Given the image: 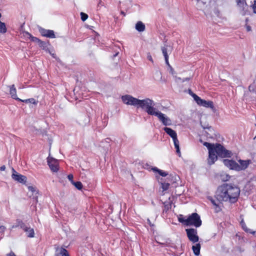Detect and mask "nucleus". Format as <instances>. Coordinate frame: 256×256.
Here are the masks:
<instances>
[{"label":"nucleus","instance_id":"obj_28","mask_svg":"<svg viewBox=\"0 0 256 256\" xmlns=\"http://www.w3.org/2000/svg\"><path fill=\"white\" fill-rule=\"evenodd\" d=\"M170 184L168 182H162L161 183V188L162 189L163 191L166 190H168L170 186Z\"/></svg>","mask_w":256,"mask_h":256},{"label":"nucleus","instance_id":"obj_24","mask_svg":"<svg viewBox=\"0 0 256 256\" xmlns=\"http://www.w3.org/2000/svg\"><path fill=\"white\" fill-rule=\"evenodd\" d=\"M6 31L7 28H6L5 23L0 22V32L4 34L6 32Z\"/></svg>","mask_w":256,"mask_h":256},{"label":"nucleus","instance_id":"obj_42","mask_svg":"<svg viewBox=\"0 0 256 256\" xmlns=\"http://www.w3.org/2000/svg\"><path fill=\"white\" fill-rule=\"evenodd\" d=\"M121 14H122L124 16H126V14L123 11H122L120 12Z\"/></svg>","mask_w":256,"mask_h":256},{"label":"nucleus","instance_id":"obj_14","mask_svg":"<svg viewBox=\"0 0 256 256\" xmlns=\"http://www.w3.org/2000/svg\"><path fill=\"white\" fill-rule=\"evenodd\" d=\"M39 32L41 35L48 38H55L54 31L50 30H46L42 28H39Z\"/></svg>","mask_w":256,"mask_h":256},{"label":"nucleus","instance_id":"obj_22","mask_svg":"<svg viewBox=\"0 0 256 256\" xmlns=\"http://www.w3.org/2000/svg\"><path fill=\"white\" fill-rule=\"evenodd\" d=\"M20 102H22L25 103H30L34 105H37V104H38V100H36L34 98H30L26 100H20Z\"/></svg>","mask_w":256,"mask_h":256},{"label":"nucleus","instance_id":"obj_25","mask_svg":"<svg viewBox=\"0 0 256 256\" xmlns=\"http://www.w3.org/2000/svg\"><path fill=\"white\" fill-rule=\"evenodd\" d=\"M172 208V204L168 202L167 204H164V207L163 209V212H167L168 211L170 210Z\"/></svg>","mask_w":256,"mask_h":256},{"label":"nucleus","instance_id":"obj_2","mask_svg":"<svg viewBox=\"0 0 256 256\" xmlns=\"http://www.w3.org/2000/svg\"><path fill=\"white\" fill-rule=\"evenodd\" d=\"M203 145L207 148L208 150V163L212 165L218 160V156L222 158H230L232 153L227 150L220 144H210L208 142H204Z\"/></svg>","mask_w":256,"mask_h":256},{"label":"nucleus","instance_id":"obj_20","mask_svg":"<svg viewBox=\"0 0 256 256\" xmlns=\"http://www.w3.org/2000/svg\"><path fill=\"white\" fill-rule=\"evenodd\" d=\"M145 25L140 21L138 22L136 24V29L138 32H144L145 30Z\"/></svg>","mask_w":256,"mask_h":256},{"label":"nucleus","instance_id":"obj_36","mask_svg":"<svg viewBox=\"0 0 256 256\" xmlns=\"http://www.w3.org/2000/svg\"><path fill=\"white\" fill-rule=\"evenodd\" d=\"M6 256H16L15 254L13 252H12V251H11L9 254H6Z\"/></svg>","mask_w":256,"mask_h":256},{"label":"nucleus","instance_id":"obj_44","mask_svg":"<svg viewBox=\"0 0 256 256\" xmlns=\"http://www.w3.org/2000/svg\"><path fill=\"white\" fill-rule=\"evenodd\" d=\"M52 57H53V58H55V56H54V54H52Z\"/></svg>","mask_w":256,"mask_h":256},{"label":"nucleus","instance_id":"obj_26","mask_svg":"<svg viewBox=\"0 0 256 256\" xmlns=\"http://www.w3.org/2000/svg\"><path fill=\"white\" fill-rule=\"evenodd\" d=\"M72 184L78 190H82V186H83L82 184L80 182H73Z\"/></svg>","mask_w":256,"mask_h":256},{"label":"nucleus","instance_id":"obj_43","mask_svg":"<svg viewBox=\"0 0 256 256\" xmlns=\"http://www.w3.org/2000/svg\"><path fill=\"white\" fill-rule=\"evenodd\" d=\"M171 70H172V74H173L174 70H173V69H172V68H171Z\"/></svg>","mask_w":256,"mask_h":256},{"label":"nucleus","instance_id":"obj_5","mask_svg":"<svg viewBox=\"0 0 256 256\" xmlns=\"http://www.w3.org/2000/svg\"><path fill=\"white\" fill-rule=\"evenodd\" d=\"M164 132L169 135L173 140L174 148L176 149V154L180 156V152L179 146V141L177 138L176 132L171 128L164 127Z\"/></svg>","mask_w":256,"mask_h":256},{"label":"nucleus","instance_id":"obj_37","mask_svg":"<svg viewBox=\"0 0 256 256\" xmlns=\"http://www.w3.org/2000/svg\"><path fill=\"white\" fill-rule=\"evenodd\" d=\"M148 60H150V61H151L152 62H153L152 58V56L150 54L148 56Z\"/></svg>","mask_w":256,"mask_h":256},{"label":"nucleus","instance_id":"obj_33","mask_svg":"<svg viewBox=\"0 0 256 256\" xmlns=\"http://www.w3.org/2000/svg\"><path fill=\"white\" fill-rule=\"evenodd\" d=\"M28 189L30 191H31L32 192H36V194H38V192L36 190L35 188L32 186H28Z\"/></svg>","mask_w":256,"mask_h":256},{"label":"nucleus","instance_id":"obj_6","mask_svg":"<svg viewBox=\"0 0 256 256\" xmlns=\"http://www.w3.org/2000/svg\"><path fill=\"white\" fill-rule=\"evenodd\" d=\"M192 96L198 105L206 108H214V104L212 101H206L204 100H202L195 94H192Z\"/></svg>","mask_w":256,"mask_h":256},{"label":"nucleus","instance_id":"obj_15","mask_svg":"<svg viewBox=\"0 0 256 256\" xmlns=\"http://www.w3.org/2000/svg\"><path fill=\"white\" fill-rule=\"evenodd\" d=\"M8 88H10V94L11 96V97L16 100H17L18 101L22 100V99L18 97L17 94H16V90L15 88V86L14 84L8 86Z\"/></svg>","mask_w":256,"mask_h":256},{"label":"nucleus","instance_id":"obj_7","mask_svg":"<svg viewBox=\"0 0 256 256\" xmlns=\"http://www.w3.org/2000/svg\"><path fill=\"white\" fill-rule=\"evenodd\" d=\"M186 232L190 241L192 243H196L198 242L199 237L196 229L194 228H188L186 230Z\"/></svg>","mask_w":256,"mask_h":256},{"label":"nucleus","instance_id":"obj_4","mask_svg":"<svg viewBox=\"0 0 256 256\" xmlns=\"http://www.w3.org/2000/svg\"><path fill=\"white\" fill-rule=\"evenodd\" d=\"M179 222L186 226H194L196 228H199L202 224V221L200 215L194 212L189 215L187 218H184L182 215H180L178 218Z\"/></svg>","mask_w":256,"mask_h":256},{"label":"nucleus","instance_id":"obj_3","mask_svg":"<svg viewBox=\"0 0 256 256\" xmlns=\"http://www.w3.org/2000/svg\"><path fill=\"white\" fill-rule=\"evenodd\" d=\"M122 99L125 104L135 106L138 108H140L150 115L154 116L156 112L154 107V102L150 98L140 100L130 95H125L122 96Z\"/></svg>","mask_w":256,"mask_h":256},{"label":"nucleus","instance_id":"obj_45","mask_svg":"<svg viewBox=\"0 0 256 256\" xmlns=\"http://www.w3.org/2000/svg\"><path fill=\"white\" fill-rule=\"evenodd\" d=\"M256 138V137L254 138Z\"/></svg>","mask_w":256,"mask_h":256},{"label":"nucleus","instance_id":"obj_32","mask_svg":"<svg viewBox=\"0 0 256 256\" xmlns=\"http://www.w3.org/2000/svg\"><path fill=\"white\" fill-rule=\"evenodd\" d=\"M251 6L252 8L253 12L256 14V0H254V4Z\"/></svg>","mask_w":256,"mask_h":256},{"label":"nucleus","instance_id":"obj_30","mask_svg":"<svg viewBox=\"0 0 256 256\" xmlns=\"http://www.w3.org/2000/svg\"><path fill=\"white\" fill-rule=\"evenodd\" d=\"M255 81L254 82L253 84H250L248 86V89L250 91L254 92L256 91V86L255 85Z\"/></svg>","mask_w":256,"mask_h":256},{"label":"nucleus","instance_id":"obj_35","mask_svg":"<svg viewBox=\"0 0 256 256\" xmlns=\"http://www.w3.org/2000/svg\"><path fill=\"white\" fill-rule=\"evenodd\" d=\"M224 176L226 178H222V180L223 181H227V180H228L230 179V176L227 174L226 175H224Z\"/></svg>","mask_w":256,"mask_h":256},{"label":"nucleus","instance_id":"obj_27","mask_svg":"<svg viewBox=\"0 0 256 256\" xmlns=\"http://www.w3.org/2000/svg\"><path fill=\"white\" fill-rule=\"evenodd\" d=\"M38 45L40 47L42 50H46L48 48V46L46 43L40 40V42Z\"/></svg>","mask_w":256,"mask_h":256},{"label":"nucleus","instance_id":"obj_10","mask_svg":"<svg viewBox=\"0 0 256 256\" xmlns=\"http://www.w3.org/2000/svg\"><path fill=\"white\" fill-rule=\"evenodd\" d=\"M224 164L231 170L240 171L239 164L232 160L224 159L223 160Z\"/></svg>","mask_w":256,"mask_h":256},{"label":"nucleus","instance_id":"obj_8","mask_svg":"<svg viewBox=\"0 0 256 256\" xmlns=\"http://www.w3.org/2000/svg\"><path fill=\"white\" fill-rule=\"evenodd\" d=\"M237 6L240 9V12L242 16L249 14L248 6V5L246 0H236Z\"/></svg>","mask_w":256,"mask_h":256},{"label":"nucleus","instance_id":"obj_13","mask_svg":"<svg viewBox=\"0 0 256 256\" xmlns=\"http://www.w3.org/2000/svg\"><path fill=\"white\" fill-rule=\"evenodd\" d=\"M13 171L14 172L12 176V179L22 184H25L26 182V176L16 172L14 169H13Z\"/></svg>","mask_w":256,"mask_h":256},{"label":"nucleus","instance_id":"obj_9","mask_svg":"<svg viewBox=\"0 0 256 256\" xmlns=\"http://www.w3.org/2000/svg\"><path fill=\"white\" fill-rule=\"evenodd\" d=\"M48 164L50 169L53 172H57L59 170V162L58 160L52 158L48 157L47 158Z\"/></svg>","mask_w":256,"mask_h":256},{"label":"nucleus","instance_id":"obj_39","mask_svg":"<svg viewBox=\"0 0 256 256\" xmlns=\"http://www.w3.org/2000/svg\"><path fill=\"white\" fill-rule=\"evenodd\" d=\"M5 229V227L4 226H0V231H4Z\"/></svg>","mask_w":256,"mask_h":256},{"label":"nucleus","instance_id":"obj_40","mask_svg":"<svg viewBox=\"0 0 256 256\" xmlns=\"http://www.w3.org/2000/svg\"><path fill=\"white\" fill-rule=\"evenodd\" d=\"M246 29L248 31H250L251 30V27L249 26H247Z\"/></svg>","mask_w":256,"mask_h":256},{"label":"nucleus","instance_id":"obj_18","mask_svg":"<svg viewBox=\"0 0 256 256\" xmlns=\"http://www.w3.org/2000/svg\"><path fill=\"white\" fill-rule=\"evenodd\" d=\"M201 246L200 243L196 244L192 246V250L196 256H198L200 254Z\"/></svg>","mask_w":256,"mask_h":256},{"label":"nucleus","instance_id":"obj_12","mask_svg":"<svg viewBox=\"0 0 256 256\" xmlns=\"http://www.w3.org/2000/svg\"><path fill=\"white\" fill-rule=\"evenodd\" d=\"M158 116L159 120L162 122L164 126H170L172 124L171 120L168 117L165 116V115L160 112H156L154 115Z\"/></svg>","mask_w":256,"mask_h":256},{"label":"nucleus","instance_id":"obj_17","mask_svg":"<svg viewBox=\"0 0 256 256\" xmlns=\"http://www.w3.org/2000/svg\"><path fill=\"white\" fill-rule=\"evenodd\" d=\"M167 47L168 46H165L163 47L162 48V52L164 54V59H165V61H166V64L169 66H170V63L168 62V48H167Z\"/></svg>","mask_w":256,"mask_h":256},{"label":"nucleus","instance_id":"obj_41","mask_svg":"<svg viewBox=\"0 0 256 256\" xmlns=\"http://www.w3.org/2000/svg\"><path fill=\"white\" fill-rule=\"evenodd\" d=\"M190 80V78H184V79L182 80V82H185V81H188V80Z\"/></svg>","mask_w":256,"mask_h":256},{"label":"nucleus","instance_id":"obj_23","mask_svg":"<svg viewBox=\"0 0 256 256\" xmlns=\"http://www.w3.org/2000/svg\"><path fill=\"white\" fill-rule=\"evenodd\" d=\"M26 34L29 36V38L32 42H37L38 43V44H39L40 42V39L36 37L32 36L30 33L28 32H27Z\"/></svg>","mask_w":256,"mask_h":256},{"label":"nucleus","instance_id":"obj_19","mask_svg":"<svg viewBox=\"0 0 256 256\" xmlns=\"http://www.w3.org/2000/svg\"><path fill=\"white\" fill-rule=\"evenodd\" d=\"M56 256H70V255L66 249L61 248L59 250H57Z\"/></svg>","mask_w":256,"mask_h":256},{"label":"nucleus","instance_id":"obj_29","mask_svg":"<svg viewBox=\"0 0 256 256\" xmlns=\"http://www.w3.org/2000/svg\"><path fill=\"white\" fill-rule=\"evenodd\" d=\"M80 16H81V20L83 22L86 20H87L88 18V15L84 13L83 12H80Z\"/></svg>","mask_w":256,"mask_h":256},{"label":"nucleus","instance_id":"obj_16","mask_svg":"<svg viewBox=\"0 0 256 256\" xmlns=\"http://www.w3.org/2000/svg\"><path fill=\"white\" fill-rule=\"evenodd\" d=\"M238 162L240 163L239 167H240V170H245L248 168V166L250 160H239Z\"/></svg>","mask_w":256,"mask_h":256},{"label":"nucleus","instance_id":"obj_21","mask_svg":"<svg viewBox=\"0 0 256 256\" xmlns=\"http://www.w3.org/2000/svg\"><path fill=\"white\" fill-rule=\"evenodd\" d=\"M152 170L154 172H158V174L162 176H166L168 175V174L166 172H164L161 170H160L156 167L152 168Z\"/></svg>","mask_w":256,"mask_h":256},{"label":"nucleus","instance_id":"obj_1","mask_svg":"<svg viewBox=\"0 0 256 256\" xmlns=\"http://www.w3.org/2000/svg\"><path fill=\"white\" fill-rule=\"evenodd\" d=\"M240 194V188L234 185L224 184L219 186L214 196L218 203H216L212 198L210 200L214 206L215 212H218L222 210L223 202H229L230 203L236 202L238 200Z\"/></svg>","mask_w":256,"mask_h":256},{"label":"nucleus","instance_id":"obj_38","mask_svg":"<svg viewBox=\"0 0 256 256\" xmlns=\"http://www.w3.org/2000/svg\"><path fill=\"white\" fill-rule=\"evenodd\" d=\"M5 169H6V166L4 165L0 167V170L1 171H4L5 170Z\"/></svg>","mask_w":256,"mask_h":256},{"label":"nucleus","instance_id":"obj_11","mask_svg":"<svg viewBox=\"0 0 256 256\" xmlns=\"http://www.w3.org/2000/svg\"><path fill=\"white\" fill-rule=\"evenodd\" d=\"M18 226H20L25 232H26L27 236L29 238H34V232L33 228L27 226L22 222H20Z\"/></svg>","mask_w":256,"mask_h":256},{"label":"nucleus","instance_id":"obj_31","mask_svg":"<svg viewBox=\"0 0 256 256\" xmlns=\"http://www.w3.org/2000/svg\"><path fill=\"white\" fill-rule=\"evenodd\" d=\"M242 228L243 230H244L245 232H250V234H255V232L251 231L250 229H248V228H246V224H244V225H242Z\"/></svg>","mask_w":256,"mask_h":256},{"label":"nucleus","instance_id":"obj_34","mask_svg":"<svg viewBox=\"0 0 256 256\" xmlns=\"http://www.w3.org/2000/svg\"><path fill=\"white\" fill-rule=\"evenodd\" d=\"M68 178L71 182L73 184V182H74V181L73 180V175L72 174H68Z\"/></svg>","mask_w":256,"mask_h":256}]
</instances>
